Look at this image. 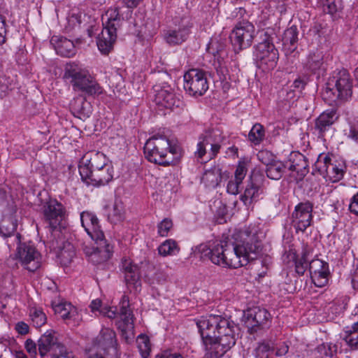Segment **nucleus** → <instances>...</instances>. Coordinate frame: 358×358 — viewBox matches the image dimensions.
Returning <instances> with one entry per match:
<instances>
[{"instance_id":"nucleus-1","label":"nucleus","mask_w":358,"mask_h":358,"mask_svg":"<svg viewBox=\"0 0 358 358\" xmlns=\"http://www.w3.org/2000/svg\"><path fill=\"white\" fill-rule=\"evenodd\" d=\"M262 245L256 234L241 230L228 238L224 244L215 245L216 264L223 267L238 268L257 259Z\"/></svg>"},{"instance_id":"nucleus-2","label":"nucleus","mask_w":358,"mask_h":358,"mask_svg":"<svg viewBox=\"0 0 358 358\" xmlns=\"http://www.w3.org/2000/svg\"><path fill=\"white\" fill-rule=\"evenodd\" d=\"M203 345L213 358H220L236 344V324L220 315H210L196 322Z\"/></svg>"},{"instance_id":"nucleus-3","label":"nucleus","mask_w":358,"mask_h":358,"mask_svg":"<svg viewBox=\"0 0 358 358\" xmlns=\"http://www.w3.org/2000/svg\"><path fill=\"white\" fill-rule=\"evenodd\" d=\"M352 94V80L347 70L343 69L334 71L323 93L324 99H331L336 101H347Z\"/></svg>"},{"instance_id":"nucleus-4","label":"nucleus","mask_w":358,"mask_h":358,"mask_svg":"<svg viewBox=\"0 0 358 358\" xmlns=\"http://www.w3.org/2000/svg\"><path fill=\"white\" fill-rule=\"evenodd\" d=\"M273 35L264 31L262 41L255 46L256 65L264 72L273 70L279 59L278 50L273 44Z\"/></svg>"},{"instance_id":"nucleus-5","label":"nucleus","mask_w":358,"mask_h":358,"mask_svg":"<svg viewBox=\"0 0 358 358\" xmlns=\"http://www.w3.org/2000/svg\"><path fill=\"white\" fill-rule=\"evenodd\" d=\"M64 78L71 79L74 90H80L88 95H99L102 89L97 82L87 71L75 64H67Z\"/></svg>"},{"instance_id":"nucleus-6","label":"nucleus","mask_w":358,"mask_h":358,"mask_svg":"<svg viewBox=\"0 0 358 358\" xmlns=\"http://www.w3.org/2000/svg\"><path fill=\"white\" fill-rule=\"evenodd\" d=\"M43 213L44 220L49 227L50 236H59L62 234V229H64L62 221L65 209L63 205L56 199H50L43 205Z\"/></svg>"},{"instance_id":"nucleus-7","label":"nucleus","mask_w":358,"mask_h":358,"mask_svg":"<svg viewBox=\"0 0 358 358\" xmlns=\"http://www.w3.org/2000/svg\"><path fill=\"white\" fill-rule=\"evenodd\" d=\"M121 17L118 8H115L110 15L103 29L101 37L97 41V46L101 53L108 55L113 48V44L117 38V29L120 27Z\"/></svg>"},{"instance_id":"nucleus-8","label":"nucleus","mask_w":358,"mask_h":358,"mask_svg":"<svg viewBox=\"0 0 358 358\" xmlns=\"http://www.w3.org/2000/svg\"><path fill=\"white\" fill-rule=\"evenodd\" d=\"M210 77L209 72L199 69H192L184 74V90L190 96H202L208 90Z\"/></svg>"},{"instance_id":"nucleus-9","label":"nucleus","mask_w":358,"mask_h":358,"mask_svg":"<svg viewBox=\"0 0 358 358\" xmlns=\"http://www.w3.org/2000/svg\"><path fill=\"white\" fill-rule=\"evenodd\" d=\"M271 319V314L266 309L255 306L244 312L243 321L248 332L254 334L260 330L268 329Z\"/></svg>"},{"instance_id":"nucleus-10","label":"nucleus","mask_w":358,"mask_h":358,"mask_svg":"<svg viewBox=\"0 0 358 358\" xmlns=\"http://www.w3.org/2000/svg\"><path fill=\"white\" fill-rule=\"evenodd\" d=\"M255 35L254 25L248 21L238 22L230 35L231 44L236 53L250 48Z\"/></svg>"},{"instance_id":"nucleus-11","label":"nucleus","mask_w":358,"mask_h":358,"mask_svg":"<svg viewBox=\"0 0 358 358\" xmlns=\"http://www.w3.org/2000/svg\"><path fill=\"white\" fill-rule=\"evenodd\" d=\"M56 332L48 330L38 341V350L41 358H56L65 352L66 347L59 341Z\"/></svg>"},{"instance_id":"nucleus-12","label":"nucleus","mask_w":358,"mask_h":358,"mask_svg":"<svg viewBox=\"0 0 358 358\" xmlns=\"http://www.w3.org/2000/svg\"><path fill=\"white\" fill-rule=\"evenodd\" d=\"M46 247L57 254L60 264L64 266H69L76 255L74 246L64 240L62 234L58 237L48 236Z\"/></svg>"},{"instance_id":"nucleus-13","label":"nucleus","mask_w":358,"mask_h":358,"mask_svg":"<svg viewBox=\"0 0 358 358\" xmlns=\"http://www.w3.org/2000/svg\"><path fill=\"white\" fill-rule=\"evenodd\" d=\"M96 246L84 245L83 252L94 264H99L110 258L113 252V246L107 242L105 238L93 239Z\"/></svg>"},{"instance_id":"nucleus-14","label":"nucleus","mask_w":358,"mask_h":358,"mask_svg":"<svg viewBox=\"0 0 358 358\" xmlns=\"http://www.w3.org/2000/svg\"><path fill=\"white\" fill-rule=\"evenodd\" d=\"M264 176L259 173H253L248 181L244 193L241 195V201L245 206H250L252 202L257 201L263 193L262 185Z\"/></svg>"},{"instance_id":"nucleus-15","label":"nucleus","mask_w":358,"mask_h":358,"mask_svg":"<svg viewBox=\"0 0 358 358\" xmlns=\"http://www.w3.org/2000/svg\"><path fill=\"white\" fill-rule=\"evenodd\" d=\"M17 256L25 268L31 272L40 267L39 253L31 245L21 244L17 248Z\"/></svg>"},{"instance_id":"nucleus-16","label":"nucleus","mask_w":358,"mask_h":358,"mask_svg":"<svg viewBox=\"0 0 358 358\" xmlns=\"http://www.w3.org/2000/svg\"><path fill=\"white\" fill-rule=\"evenodd\" d=\"M313 208L310 201L300 203L295 207L292 218L296 231H304L310 225Z\"/></svg>"},{"instance_id":"nucleus-17","label":"nucleus","mask_w":358,"mask_h":358,"mask_svg":"<svg viewBox=\"0 0 358 358\" xmlns=\"http://www.w3.org/2000/svg\"><path fill=\"white\" fill-rule=\"evenodd\" d=\"M309 272L312 281L316 287H322L327 284L330 275L327 262L319 259H312L309 262Z\"/></svg>"},{"instance_id":"nucleus-18","label":"nucleus","mask_w":358,"mask_h":358,"mask_svg":"<svg viewBox=\"0 0 358 358\" xmlns=\"http://www.w3.org/2000/svg\"><path fill=\"white\" fill-rule=\"evenodd\" d=\"M338 117L336 110L331 109L325 110L315 119L314 129L319 138H324L327 134H331L332 126Z\"/></svg>"},{"instance_id":"nucleus-19","label":"nucleus","mask_w":358,"mask_h":358,"mask_svg":"<svg viewBox=\"0 0 358 358\" xmlns=\"http://www.w3.org/2000/svg\"><path fill=\"white\" fill-rule=\"evenodd\" d=\"M96 343L98 347L104 351V355H117L116 335L113 331L109 329L101 330L96 338Z\"/></svg>"},{"instance_id":"nucleus-20","label":"nucleus","mask_w":358,"mask_h":358,"mask_svg":"<svg viewBox=\"0 0 358 358\" xmlns=\"http://www.w3.org/2000/svg\"><path fill=\"white\" fill-rule=\"evenodd\" d=\"M149 266L147 263H141V266L134 264L125 260L122 263V268L124 273L125 282L128 285H132L134 288L137 290L141 287V275L142 268L145 266Z\"/></svg>"},{"instance_id":"nucleus-21","label":"nucleus","mask_w":358,"mask_h":358,"mask_svg":"<svg viewBox=\"0 0 358 358\" xmlns=\"http://www.w3.org/2000/svg\"><path fill=\"white\" fill-rule=\"evenodd\" d=\"M80 220L82 226L92 239L100 240L101 238H104L96 215L89 211H84L80 214Z\"/></svg>"},{"instance_id":"nucleus-22","label":"nucleus","mask_w":358,"mask_h":358,"mask_svg":"<svg viewBox=\"0 0 358 358\" xmlns=\"http://www.w3.org/2000/svg\"><path fill=\"white\" fill-rule=\"evenodd\" d=\"M155 100L158 105L171 110L175 108H180L183 105L182 101L176 96L170 86L162 87L158 92Z\"/></svg>"},{"instance_id":"nucleus-23","label":"nucleus","mask_w":358,"mask_h":358,"mask_svg":"<svg viewBox=\"0 0 358 358\" xmlns=\"http://www.w3.org/2000/svg\"><path fill=\"white\" fill-rule=\"evenodd\" d=\"M223 137L221 136L220 131L218 129H211L206 131L199 137V141L197 144V150L195 152V155L199 159H202L206 154V146L216 143H222Z\"/></svg>"},{"instance_id":"nucleus-24","label":"nucleus","mask_w":358,"mask_h":358,"mask_svg":"<svg viewBox=\"0 0 358 358\" xmlns=\"http://www.w3.org/2000/svg\"><path fill=\"white\" fill-rule=\"evenodd\" d=\"M305 68L310 73L318 76L323 73L326 70L323 52L318 49L310 51L305 63Z\"/></svg>"},{"instance_id":"nucleus-25","label":"nucleus","mask_w":358,"mask_h":358,"mask_svg":"<svg viewBox=\"0 0 358 358\" xmlns=\"http://www.w3.org/2000/svg\"><path fill=\"white\" fill-rule=\"evenodd\" d=\"M285 162H287V169L291 171L296 172L298 176L301 178L305 177L308 172L307 159L299 152H292Z\"/></svg>"},{"instance_id":"nucleus-26","label":"nucleus","mask_w":358,"mask_h":358,"mask_svg":"<svg viewBox=\"0 0 358 358\" xmlns=\"http://www.w3.org/2000/svg\"><path fill=\"white\" fill-rule=\"evenodd\" d=\"M71 110L76 117L82 120L90 117L92 113L90 103L83 96H78L73 100Z\"/></svg>"},{"instance_id":"nucleus-27","label":"nucleus","mask_w":358,"mask_h":358,"mask_svg":"<svg viewBox=\"0 0 358 358\" xmlns=\"http://www.w3.org/2000/svg\"><path fill=\"white\" fill-rule=\"evenodd\" d=\"M299 38V31L296 26L293 25L285 31L282 43L287 54L294 53L296 51Z\"/></svg>"},{"instance_id":"nucleus-28","label":"nucleus","mask_w":358,"mask_h":358,"mask_svg":"<svg viewBox=\"0 0 358 358\" xmlns=\"http://www.w3.org/2000/svg\"><path fill=\"white\" fill-rule=\"evenodd\" d=\"M51 43H55L57 53L62 57H70L76 54V48L72 41L66 38L52 37Z\"/></svg>"},{"instance_id":"nucleus-29","label":"nucleus","mask_w":358,"mask_h":358,"mask_svg":"<svg viewBox=\"0 0 358 358\" xmlns=\"http://www.w3.org/2000/svg\"><path fill=\"white\" fill-rule=\"evenodd\" d=\"M310 254V250L307 246H303L302 251L300 254L296 252L293 253L292 257V261L294 262V267L296 273L299 275H303L306 271L309 269L308 256Z\"/></svg>"},{"instance_id":"nucleus-30","label":"nucleus","mask_w":358,"mask_h":358,"mask_svg":"<svg viewBox=\"0 0 358 358\" xmlns=\"http://www.w3.org/2000/svg\"><path fill=\"white\" fill-rule=\"evenodd\" d=\"M84 164L94 171H99L105 166H110L107 163V159L105 155L101 152H97L93 155L90 158L87 156H84L80 162L79 165Z\"/></svg>"},{"instance_id":"nucleus-31","label":"nucleus","mask_w":358,"mask_h":358,"mask_svg":"<svg viewBox=\"0 0 358 358\" xmlns=\"http://www.w3.org/2000/svg\"><path fill=\"white\" fill-rule=\"evenodd\" d=\"M169 148H170V141L168 138L164 136L155 135L146 141L143 150H147L149 152L158 149L167 154Z\"/></svg>"},{"instance_id":"nucleus-32","label":"nucleus","mask_w":358,"mask_h":358,"mask_svg":"<svg viewBox=\"0 0 358 358\" xmlns=\"http://www.w3.org/2000/svg\"><path fill=\"white\" fill-rule=\"evenodd\" d=\"M147 150H144V154L145 158L150 162L166 166L173 162V158L168 157L167 154L160 150L155 149L149 152Z\"/></svg>"},{"instance_id":"nucleus-33","label":"nucleus","mask_w":358,"mask_h":358,"mask_svg":"<svg viewBox=\"0 0 358 358\" xmlns=\"http://www.w3.org/2000/svg\"><path fill=\"white\" fill-rule=\"evenodd\" d=\"M189 29L187 28L178 30H170L165 34L166 41L171 45L181 44L185 41L189 36Z\"/></svg>"},{"instance_id":"nucleus-34","label":"nucleus","mask_w":358,"mask_h":358,"mask_svg":"<svg viewBox=\"0 0 358 358\" xmlns=\"http://www.w3.org/2000/svg\"><path fill=\"white\" fill-rule=\"evenodd\" d=\"M17 226V220L14 216L6 215L0 222V234L4 238L10 237L15 232Z\"/></svg>"},{"instance_id":"nucleus-35","label":"nucleus","mask_w":358,"mask_h":358,"mask_svg":"<svg viewBox=\"0 0 358 358\" xmlns=\"http://www.w3.org/2000/svg\"><path fill=\"white\" fill-rule=\"evenodd\" d=\"M288 166L287 162L275 160L271 165L268 166L265 170L268 178L272 180L280 179L284 173L285 169Z\"/></svg>"},{"instance_id":"nucleus-36","label":"nucleus","mask_w":358,"mask_h":358,"mask_svg":"<svg viewBox=\"0 0 358 358\" xmlns=\"http://www.w3.org/2000/svg\"><path fill=\"white\" fill-rule=\"evenodd\" d=\"M222 180L220 169L216 167L204 172L201 181L206 187L215 188L218 186Z\"/></svg>"},{"instance_id":"nucleus-37","label":"nucleus","mask_w":358,"mask_h":358,"mask_svg":"<svg viewBox=\"0 0 358 358\" xmlns=\"http://www.w3.org/2000/svg\"><path fill=\"white\" fill-rule=\"evenodd\" d=\"M227 45L224 40L222 38H211L207 45V51L208 53L216 56L217 55L227 56Z\"/></svg>"},{"instance_id":"nucleus-38","label":"nucleus","mask_w":358,"mask_h":358,"mask_svg":"<svg viewBox=\"0 0 358 358\" xmlns=\"http://www.w3.org/2000/svg\"><path fill=\"white\" fill-rule=\"evenodd\" d=\"M331 161V159L328 155H320L318 158L313 167V174H319L323 178H327V173H328L327 169Z\"/></svg>"},{"instance_id":"nucleus-39","label":"nucleus","mask_w":358,"mask_h":358,"mask_svg":"<svg viewBox=\"0 0 358 358\" xmlns=\"http://www.w3.org/2000/svg\"><path fill=\"white\" fill-rule=\"evenodd\" d=\"M343 340L352 350L358 349V322L353 324L350 329L345 331Z\"/></svg>"},{"instance_id":"nucleus-40","label":"nucleus","mask_w":358,"mask_h":358,"mask_svg":"<svg viewBox=\"0 0 358 358\" xmlns=\"http://www.w3.org/2000/svg\"><path fill=\"white\" fill-rule=\"evenodd\" d=\"M215 246L210 249L206 244L201 243L195 247L194 252L195 255H199L200 258L205 259H210L213 264H216V261L214 260L215 257H217L215 255Z\"/></svg>"},{"instance_id":"nucleus-41","label":"nucleus","mask_w":358,"mask_h":358,"mask_svg":"<svg viewBox=\"0 0 358 358\" xmlns=\"http://www.w3.org/2000/svg\"><path fill=\"white\" fill-rule=\"evenodd\" d=\"M179 250L180 248L176 241L173 239L165 241L158 248L159 255L163 256L176 255Z\"/></svg>"},{"instance_id":"nucleus-42","label":"nucleus","mask_w":358,"mask_h":358,"mask_svg":"<svg viewBox=\"0 0 358 358\" xmlns=\"http://www.w3.org/2000/svg\"><path fill=\"white\" fill-rule=\"evenodd\" d=\"M328 173H327V178L337 182L343 178L345 170L343 166L341 164H336L331 162H330L327 169Z\"/></svg>"},{"instance_id":"nucleus-43","label":"nucleus","mask_w":358,"mask_h":358,"mask_svg":"<svg viewBox=\"0 0 358 358\" xmlns=\"http://www.w3.org/2000/svg\"><path fill=\"white\" fill-rule=\"evenodd\" d=\"M53 308L55 313L60 315L64 320L73 318L76 313V309L72 307L71 303H59L55 306Z\"/></svg>"},{"instance_id":"nucleus-44","label":"nucleus","mask_w":358,"mask_h":358,"mask_svg":"<svg viewBox=\"0 0 358 358\" xmlns=\"http://www.w3.org/2000/svg\"><path fill=\"white\" fill-rule=\"evenodd\" d=\"M79 173L81 176V179L87 185L96 186V183L94 181V176L97 175L99 171H94L85 166L84 164L79 165Z\"/></svg>"},{"instance_id":"nucleus-45","label":"nucleus","mask_w":358,"mask_h":358,"mask_svg":"<svg viewBox=\"0 0 358 358\" xmlns=\"http://www.w3.org/2000/svg\"><path fill=\"white\" fill-rule=\"evenodd\" d=\"M265 131L263 126L259 123L255 124L248 134L249 140L255 145L259 144L264 138Z\"/></svg>"},{"instance_id":"nucleus-46","label":"nucleus","mask_w":358,"mask_h":358,"mask_svg":"<svg viewBox=\"0 0 358 358\" xmlns=\"http://www.w3.org/2000/svg\"><path fill=\"white\" fill-rule=\"evenodd\" d=\"M83 15L80 13L71 12L66 17V24L64 29L66 32H71L76 27H79L82 23Z\"/></svg>"},{"instance_id":"nucleus-47","label":"nucleus","mask_w":358,"mask_h":358,"mask_svg":"<svg viewBox=\"0 0 358 358\" xmlns=\"http://www.w3.org/2000/svg\"><path fill=\"white\" fill-rule=\"evenodd\" d=\"M122 303V304L120 310V314L122 320L127 325L133 324V315L131 311L129 309V299L127 296H123Z\"/></svg>"},{"instance_id":"nucleus-48","label":"nucleus","mask_w":358,"mask_h":358,"mask_svg":"<svg viewBox=\"0 0 358 358\" xmlns=\"http://www.w3.org/2000/svg\"><path fill=\"white\" fill-rule=\"evenodd\" d=\"M110 169L111 166H105L94 176V181L96 183V186L105 185L112 180L113 175Z\"/></svg>"},{"instance_id":"nucleus-49","label":"nucleus","mask_w":358,"mask_h":358,"mask_svg":"<svg viewBox=\"0 0 358 358\" xmlns=\"http://www.w3.org/2000/svg\"><path fill=\"white\" fill-rule=\"evenodd\" d=\"M108 219L113 224L121 222L124 219L123 206L121 203H114L112 211L108 215Z\"/></svg>"},{"instance_id":"nucleus-50","label":"nucleus","mask_w":358,"mask_h":358,"mask_svg":"<svg viewBox=\"0 0 358 358\" xmlns=\"http://www.w3.org/2000/svg\"><path fill=\"white\" fill-rule=\"evenodd\" d=\"M31 316L34 327L37 328L41 327L46 322V315L41 310H35Z\"/></svg>"},{"instance_id":"nucleus-51","label":"nucleus","mask_w":358,"mask_h":358,"mask_svg":"<svg viewBox=\"0 0 358 358\" xmlns=\"http://www.w3.org/2000/svg\"><path fill=\"white\" fill-rule=\"evenodd\" d=\"M257 159L266 166L271 165L275 159L273 153L268 150H264L258 152L257 155Z\"/></svg>"},{"instance_id":"nucleus-52","label":"nucleus","mask_w":358,"mask_h":358,"mask_svg":"<svg viewBox=\"0 0 358 358\" xmlns=\"http://www.w3.org/2000/svg\"><path fill=\"white\" fill-rule=\"evenodd\" d=\"M172 227V220L165 218L158 224V234L161 236H166Z\"/></svg>"},{"instance_id":"nucleus-53","label":"nucleus","mask_w":358,"mask_h":358,"mask_svg":"<svg viewBox=\"0 0 358 358\" xmlns=\"http://www.w3.org/2000/svg\"><path fill=\"white\" fill-rule=\"evenodd\" d=\"M138 339L142 341L144 347V348H143L141 345H139L141 357L143 358H148L150 352V341L148 338L143 334H141L138 336Z\"/></svg>"},{"instance_id":"nucleus-54","label":"nucleus","mask_w":358,"mask_h":358,"mask_svg":"<svg viewBox=\"0 0 358 358\" xmlns=\"http://www.w3.org/2000/svg\"><path fill=\"white\" fill-rule=\"evenodd\" d=\"M323 5L330 14H334L342 8L341 4L336 2V0H323Z\"/></svg>"},{"instance_id":"nucleus-55","label":"nucleus","mask_w":358,"mask_h":358,"mask_svg":"<svg viewBox=\"0 0 358 358\" xmlns=\"http://www.w3.org/2000/svg\"><path fill=\"white\" fill-rule=\"evenodd\" d=\"M275 348L271 346L268 343H262L259 344L257 349V358H262V356L268 355V352H274Z\"/></svg>"},{"instance_id":"nucleus-56","label":"nucleus","mask_w":358,"mask_h":358,"mask_svg":"<svg viewBox=\"0 0 358 358\" xmlns=\"http://www.w3.org/2000/svg\"><path fill=\"white\" fill-rule=\"evenodd\" d=\"M37 346L36 344L32 339L28 338L24 343V348L29 355L31 358H36L37 355Z\"/></svg>"},{"instance_id":"nucleus-57","label":"nucleus","mask_w":358,"mask_h":358,"mask_svg":"<svg viewBox=\"0 0 358 358\" xmlns=\"http://www.w3.org/2000/svg\"><path fill=\"white\" fill-rule=\"evenodd\" d=\"M247 168L244 163H239L234 173V180L242 182L247 173Z\"/></svg>"},{"instance_id":"nucleus-58","label":"nucleus","mask_w":358,"mask_h":358,"mask_svg":"<svg viewBox=\"0 0 358 358\" xmlns=\"http://www.w3.org/2000/svg\"><path fill=\"white\" fill-rule=\"evenodd\" d=\"M226 57L227 56H222L220 55L214 56L215 59L217 60V65L214 64V66L218 75H224V72L226 71V68L224 66V60Z\"/></svg>"},{"instance_id":"nucleus-59","label":"nucleus","mask_w":358,"mask_h":358,"mask_svg":"<svg viewBox=\"0 0 358 358\" xmlns=\"http://www.w3.org/2000/svg\"><path fill=\"white\" fill-rule=\"evenodd\" d=\"M241 184L242 182L236 180H229L227 186V192L234 195L237 194L239 192V187Z\"/></svg>"},{"instance_id":"nucleus-60","label":"nucleus","mask_w":358,"mask_h":358,"mask_svg":"<svg viewBox=\"0 0 358 358\" xmlns=\"http://www.w3.org/2000/svg\"><path fill=\"white\" fill-rule=\"evenodd\" d=\"M6 21L5 18L0 15V45L3 44L6 41Z\"/></svg>"},{"instance_id":"nucleus-61","label":"nucleus","mask_w":358,"mask_h":358,"mask_svg":"<svg viewBox=\"0 0 358 358\" xmlns=\"http://www.w3.org/2000/svg\"><path fill=\"white\" fill-rule=\"evenodd\" d=\"M349 209L352 213L358 215V192L352 197Z\"/></svg>"},{"instance_id":"nucleus-62","label":"nucleus","mask_w":358,"mask_h":358,"mask_svg":"<svg viewBox=\"0 0 358 358\" xmlns=\"http://www.w3.org/2000/svg\"><path fill=\"white\" fill-rule=\"evenodd\" d=\"M15 330L19 334L26 335L29 333V327L25 322H19L15 325Z\"/></svg>"},{"instance_id":"nucleus-63","label":"nucleus","mask_w":358,"mask_h":358,"mask_svg":"<svg viewBox=\"0 0 358 358\" xmlns=\"http://www.w3.org/2000/svg\"><path fill=\"white\" fill-rule=\"evenodd\" d=\"M275 356L282 357L285 355L288 352L289 346L285 343H282L281 345L277 347L276 349L275 348Z\"/></svg>"},{"instance_id":"nucleus-64","label":"nucleus","mask_w":358,"mask_h":358,"mask_svg":"<svg viewBox=\"0 0 358 358\" xmlns=\"http://www.w3.org/2000/svg\"><path fill=\"white\" fill-rule=\"evenodd\" d=\"M155 358H183L180 353H171L169 351H165L161 354L156 355Z\"/></svg>"}]
</instances>
